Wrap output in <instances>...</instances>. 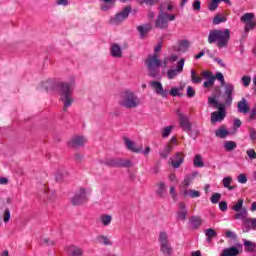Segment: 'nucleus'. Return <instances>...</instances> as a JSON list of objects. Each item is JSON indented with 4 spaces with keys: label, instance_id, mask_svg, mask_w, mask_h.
Listing matches in <instances>:
<instances>
[{
    "label": "nucleus",
    "instance_id": "nucleus-33",
    "mask_svg": "<svg viewBox=\"0 0 256 256\" xmlns=\"http://www.w3.org/2000/svg\"><path fill=\"white\" fill-rule=\"evenodd\" d=\"M171 151H173V146H171V144H167L163 150H160L159 155L162 157V159H167Z\"/></svg>",
    "mask_w": 256,
    "mask_h": 256
},
{
    "label": "nucleus",
    "instance_id": "nucleus-48",
    "mask_svg": "<svg viewBox=\"0 0 256 256\" xmlns=\"http://www.w3.org/2000/svg\"><path fill=\"white\" fill-rule=\"evenodd\" d=\"M225 21H227V19H225L221 15H216L213 18V25H219L220 23H225Z\"/></svg>",
    "mask_w": 256,
    "mask_h": 256
},
{
    "label": "nucleus",
    "instance_id": "nucleus-19",
    "mask_svg": "<svg viewBox=\"0 0 256 256\" xmlns=\"http://www.w3.org/2000/svg\"><path fill=\"white\" fill-rule=\"evenodd\" d=\"M110 55L115 59H121L123 57V50L121 49V46L117 43H113L110 46Z\"/></svg>",
    "mask_w": 256,
    "mask_h": 256
},
{
    "label": "nucleus",
    "instance_id": "nucleus-4",
    "mask_svg": "<svg viewBox=\"0 0 256 256\" xmlns=\"http://www.w3.org/2000/svg\"><path fill=\"white\" fill-rule=\"evenodd\" d=\"M119 105L125 109H137L141 105V100L135 92L126 90L120 95Z\"/></svg>",
    "mask_w": 256,
    "mask_h": 256
},
{
    "label": "nucleus",
    "instance_id": "nucleus-55",
    "mask_svg": "<svg viewBox=\"0 0 256 256\" xmlns=\"http://www.w3.org/2000/svg\"><path fill=\"white\" fill-rule=\"evenodd\" d=\"M249 137L251 141H256V130L255 128H250L249 129Z\"/></svg>",
    "mask_w": 256,
    "mask_h": 256
},
{
    "label": "nucleus",
    "instance_id": "nucleus-28",
    "mask_svg": "<svg viewBox=\"0 0 256 256\" xmlns=\"http://www.w3.org/2000/svg\"><path fill=\"white\" fill-rule=\"evenodd\" d=\"M111 221H113V216L109 214H102L99 217V223H101L103 227H109L111 225Z\"/></svg>",
    "mask_w": 256,
    "mask_h": 256
},
{
    "label": "nucleus",
    "instance_id": "nucleus-13",
    "mask_svg": "<svg viewBox=\"0 0 256 256\" xmlns=\"http://www.w3.org/2000/svg\"><path fill=\"white\" fill-rule=\"evenodd\" d=\"M176 115H178L179 123L183 131H191V122L189 116L182 114L181 111L177 110Z\"/></svg>",
    "mask_w": 256,
    "mask_h": 256
},
{
    "label": "nucleus",
    "instance_id": "nucleus-41",
    "mask_svg": "<svg viewBox=\"0 0 256 256\" xmlns=\"http://www.w3.org/2000/svg\"><path fill=\"white\" fill-rule=\"evenodd\" d=\"M11 221V210L9 208H5L3 213V222L9 223Z\"/></svg>",
    "mask_w": 256,
    "mask_h": 256
},
{
    "label": "nucleus",
    "instance_id": "nucleus-16",
    "mask_svg": "<svg viewBox=\"0 0 256 256\" xmlns=\"http://www.w3.org/2000/svg\"><path fill=\"white\" fill-rule=\"evenodd\" d=\"M202 77L206 79V81L203 83V87L205 89L213 87V85H215V75H213V72L207 70L203 71Z\"/></svg>",
    "mask_w": 256,
    "mask_h": 256
},
{
    "label": "nucleus",
    "instance_id": "nucleus-50",
    "mask_svg": "<svg viewBox=\"0 0 256 256\" xmlns=\"http://www.w3.org/2000/svg\"><path fill=\"white\" fill-rule=\"evenodd\" d=\"M205 235L206 237H210L213 239V237H217V232H215V230H213V228H209L205 230Z\"/></svg>",
    "mask_w": 256,
    "mask_h": 256
},
{
    "label": "nucleus",
    "instance_id": "nucleus-12",
    "mask_svg": "<svg viewBox=\"0 0 256 256\" xmlns=\"http://www.w3.org/2000/svg\"><path fill=\"white\" fill-rule=\"evenodd\" d=\"M129 13H131V7H125L122 11L115 15V17L111 18V23L113 25H119V23H123L127 17H129Z\"/></svg>",
    "mask_w": 256,
    "mask_h": 256
},
{
    "label": "nucleus",
    "instance_id": "nucleus-24",
    "mask_svg": "<svg viewBox=\"0 0 256 256\" xmlns=\"http://www.w3.org/2000/svg\"><path fill=\"white\" fill-rule=\"evenodd\" d=\"M238 107V113H249V111H251V107L249 106V104H247V99L242 98L241 101L238 102L237 104Z\"/></svg>",
    "mask_w": 256,
    "mask_h": 256
},
{
    "label": "nucleus",
    "instance_id": "nucleus-60",
    "mask_svg": "<svg viewBox=\"0 0 256 256\" xmlns=\"http://www.w3.org/2000/svg\"><path fill=\"white\" fill-rule=\"evenodd\" d=\"M219 209H220V211H227V202L221 201L219 203Z\"/></svg>",
    "mask_w": 256,
    "mask_h": 256
},
{
    "label": "nucleus",
    "instance_id": "nucleus-25",
    "mask_svg": "<svg viewBox=\"0 0 256 256\" xmlns=\"http://www.w3.org/2000/svg\"><path fill=\"white\" fill-rule=\"evenodd\" d=\"M243 245H244V250L246 253H256V243L249 241L247 239H243Z\"/></svg>",
    "mask_w": 256,
    "mask_h": 256
},
{
    "label": "nucleus",
    "instance_id": "nucleus-9",
    "mask_svg": "<svg viewBox=\"0 0 256 256\" xmlns=\"http://www.w3.org/2000/svg\"><path fill=\"white\" fill-rule=\"evenodd\" d=\"M255 14L253 13H245L241 16L240 21L241 23H245L244 31L247 33L253 29H255Z\"/></svg>",
    "mask_w": 256,
    "mask_h": 256
},
{
    "label": "nucleus",
    "instance_id": "nucleus-32",
    "mask_svg": "<svg viewBox=\"0 0 256 256\" xmlns=\"http://www.w3.org/2000/svg\"><path fill=\"white\" fill-rule=\"evenodd\" d=\"M108 165H110L111 167H131V161L126 160V161L115 162L112 160L108 162Z\"/></svg>",
    "mask_w": 256,
    "mask_h": 256
},
{
    "label": "nucleus",
    "instance_id": "nucleus-44",
    "mask_svg": "<svg viewBox=\"0 0 256 256\" xmlns=\"http://www.w3.org/2000/svg\"><path fill=\"white\" fill-rule=\"evenodd\" d=\"M194 166L195 167H203L204 163H203V158L201 157V155H196L194 158Z\"/></svg>",
    "mask_w": 256,
    "mask_h": 256
},
{
    "label": "nucleus",
    "instance_id": "nucleus-15",
    "mask_svg": "<svg viewBox=\"0 0 256 256\" xmlns=\"http://www.w3.org/2000/svg\"><path fill=\"white\" fill-rule=\"evenodd\" d=\"M150 86L155 91L156 95H160V97L166 98L167 95H169V92L165 89H163V84L159 81H152L150 82Z\"/></svg>",
    "mask_w": 256,
    "mask_h": 256
},
{
    "label": "nucleus",
    "instance_id": "nucleus-29",
    "mask_svg": "<svg viewBox=\"0 0 256 256\" xmlns=\"http://www.w3.org/2000/svg\"><path fill=\"white\" fill-rule=\"evenodd\" d=\"M138 32L140 33V38L143 39L149 31H151V25L150 24H145L142 26L137 27Z\"/></svg>",
    "mask_w": 256,
    "mask_h": 256
},
{
    "label": "nucleus",
    "instance_id": "nucleus-21",
    "mask_svg": "<svg viewBox=\"0 0 256 256\" xmlns=\"http://www.w3.org/2000/svg\"><path fill=\"white\" fill-rule=\"evenodd\" d=\"M187 206L185 205V203L180 202L179 203V209L177 211V219L178 221H185V219H187Z\"/></svg>",
    "mask_w": 256,
    "mask_h": 256
},
{
    "label": "nucleus",
    "instance_id": "nucleus-63",
    "mask_svg": "<svg viewBox=\"0 0 256 256\" xmlns=\"http://www.w3.org/2000/svg\"><path fill=\"white\" fill-rule=\"evenodd\" d=\"M241 127V120L239 118L234 119V128L239 129Z\"/></svg>",
    "mask_w": 256,
    "mask_h": 256
},
{
    "label": "nucleus",
    "instance_id": "nucleus-43",
    "mask_svg": "<svg viewBox=\"0 0 256 256\" xmlns=\"http://www.w3.org/2000/svg\"><path fill=\"white\" fill-rule=\"evenodd\" d=\"M208 103L209 105L214 107V109H219V105H223L222 103L217 102V99L215 97H209Z\"/></svg>",
    "mask_w": 256,
    "mask_h": 256
},
{
    "label": "nucleus",
    "instance_id": "nucleus-23",
    "mask_svg": "<svg viewBox=\"0 0 256 256\" xmlns=\"http://www.w3.org/2000/svg\"><path fill=\"white\" fill-rule=\"evenodd\" d=\"M124 143L128 151H132V153H141V146L137 147V144H135L131 139L124 138Z\"/></svg>",
    "mask_w": 256,
    "mask_h": 256
},
{
    "label": "nucleus",
    "instance_id": "nucleus-39",
    "mask_svg": "<svg viewBox=\"0 0 256 256\" xmlns=\"http://www.w3.org/2000/svg\"><path fill=\"white\" fill-rule=\"evenodd\" d=\"M224 148L226 149V151H233V149H237V143L233 141H226L224 143Z\"/></svg>",
    "mask_w": 256,
    "mask_h": 256
},
{
    "label": "nucleus",
    "instance_id": "nucleus-37",
    "mask_svg": "<svg viewBox=\"0 0 256 256\" xmlns=\"http://www.w3.org/2000/svg\"><path fill=\"white\" fill-rule=\"evenodd\" d=\"M190 223H191L192 227L197 229V227H201V224L203 223V219H201V217H199V216H193L190 219Z\"/></svg>",
    "mask_w": 256,
    "mask_h": 256
},
{
    "label": "nucleus",
    "instance_id": "nucleus-42",
    "mask_svg": "<svg viewBox=\"0 0 256 256\" xmlns=\"http://www.w3.org/2000/svg\"><path fill=\"white\" fill-rule=\"evenodd\" d=\"M190 195L191 199H197L198 197H201V192L197 190H189V192L185 191L184 195Z\"/></svg>",
    "mask_w": 256,
    "mask_h": 256
},
{
    "label": "nucleus",
    "instance_id": "nucleus-18",
    "mask_svg": "<svg viewBox=\"0 0 256 256\" xmlns=\"http://www.w3.org/2000/svg\"><path fill=\"white\" fill-rule=\"evenodd\" d=\"M87 143V138L83 137V136H75L73 137L69 142L68 145L69 147H83V145Z\"/></svg>",
    "mask_w": 256,
    "mask_h": 256
},
{
    "label": "nucleus",
    "instance_id": "nucleus-53",
    "mask_svg": "<svg viewBox=\"0 0 256 256\" xmlns=\"http://www.w3.org/2000/svg\"><path fill=\"white\" fill-rule=\"evenodd\" d=\"M246 155L249 157V159L253 160L256 159V152L255 149L250 148L246 151Z\"/></svg>",
    "mask_w": 256,
    "mask_h": 256
},
{
    "label": "nucleus",
    "instance_id": "nucleus-5",
    "mask_svg": "<svg viewBox=\"0 0 256 256\" xmlns=\"http://www.w3.org/2000/svg\"><path fill=\"white\" fill-rule=\"evenodd\" d=\"M247 215H249V213L247 212L246 208H243L242 210L236 212V214L234 215V219L239 220L241 222L244 223V225H246L247 227V231H251V229L253 231H256V218H249L247 217Z\"/></svg>",
    "mask_w": 256,
    "mask_h": 256
},
{
    "label": "nucleus",
    "instance_id": "nucleus-56",
    "mask_svg": "<svg viewBox=\"0 0 256 256\" xmlns=\"http://www.w3.org/2000/svg\"><path fill=\"white\" fill-rule=\"evenodd\" d=\"M238 183H247V176L245 174H240L237 178Z\"/></svg>",
    "mask_w": 256,
    "mask_h": 256
},
{
    "label": "nucleus",
    "instance_id": "nucleus-27",
    "mask_svg": "<svg viewBox=\"0 0 256 256\" xmlns=\"http://www.w3.org/2000/svg\"><path fill=\"white\" fill-rule=\"evenodd\" d=\"M195 177H197V173L186 175L184 177V180L181 182L180 187L187 189V187H189V185L193 183V181L195 180Z\"/></svg>",
    "mask_w": 256,
    "mask_h": 256
},
{
    "label": "nucleus",
    "instance_id": "nucleus-34",
    "mask_svg": "<svg viewBox=\"0 0 256 256\" xmlns=\"http://www.w3.org/2000/svg\"><path fill=\"white\" fill-rule=\"evenodd\" d=\"M175 129L174 125L165 126L162 129V139H167L173 133V130Z\"/></svg>",
    "mask_w": 256,
    "mask_h": 256
},
{
    "label": "nucleus",
    "instance_id": "nucleus-40",
    "mask_svg": "<svg viewBox=\"0 0 256 256\" xmlns=\"http://www.w3.org/2000/svg\"><path fill=\"white\" fill-rule=\"evenodd\" d=\"M243 208V199H239L237 201V203H235L233 206H232V211H235L236 213L241 211Z\"/></svg>",
    "mask_w": 256,
    "mask_h": 256
},
{
    "label": "nucleus",
    "instance_id": "nucleus-45",
    "mask_svg": "<svg viewBox=\"0 0 256 256\" xmlns=\"http://www.w3.org/2000/svg\"><path fill=\"white\" fill-rule=\"evenodd\" d=\"M54 82L53 80H48L45 82H42V87H44V89H46V91H51V89H53L54 86Z\"/></svg>",
    "mask_w": 256,
    "mask_h": 256
},
{
    "label": "nucleus",
    "instance_id": "nucleus-7",
    "mask_svg": "<svg viewBox=\"0 0 256 256\" xmlns=\"http://www.w3.org/2000/svg\"><path fill=\"white\" fill-rule=\"evenodd\" d=\"M158 243L160 245V251L165 256L173 255V246H171V242H169V237L166 232H161L158 238Z\"/></svg>",
    "mask_w": 256,
    "mask_h": 256
},
{
    "label": "nucleus",
    "instance_id": "nucleus-30",
    "mask_svg": "<svg viewBox=\"0 0 256 256\" xmlns=\"http://www.w3.org/2000/svg\"><path fill=\"white\" fill-rule=\"evenodd\" d=\"M103 5L100 7L101 11H109V9H113V5H115V0H100Z\"/></svg>",
    "mask_w": 256,
    "mask_h": 256
},
{
    "label": "nucleus",
    "instance_id": "nucleus-26",
    "mask_svg": "<svg viewBox=\"0 0 256 256\" xmlns=\"http://www.w3.org/2000/svg\"><path fill=\"white\" fill-rule=\"evenodd\" d=\"M67 254L69 256H83V249L79 246H69L67 248Z\"/></svg>",
    "mask_w": 256,
    "mask_h": 256
},
{
    "label": "nucleus",
    "instance_id": "nucleus-62",
    "mask_svg": "<svg viewBox=\"0 0 256 256\" xmlns=\"http://www.w3.org/2000/svg\"><path fill=\"white\" fill-rule=\"evenodd\" d=\"M170 195L172 196V198L174 200L177 199V192H175V187L174 186L170 187Z\"/></svg>",
    "mask_w": 256,
    "mask_h": 256
},
{
    "label": "nucleus",
    "instance_id": "nucleus-1",
    "mask_svg": "<svg viewBox=\"0 0 256 256\" xmlns=\"http://www.w3.org/2000/svg\"><path fill=\"white\" fill-rule=\"evenodd\" d=\"M75 87V79L70 82H62L59 84L60 101L63 103V111H67L73 105V89Z\"/></svg>",
    "mask_w": 256,
    "mask_h": 256
},
{
    "label": "nucleus",
    "instance_id": "nucleus-10",
    "mask_svg": "<svg viewBox=\"0 0 256 256\" xmlns=\"http://www.w3.org/2000/svg\"><path fill=\"white\" fill-rule=\"evenodd\" d=\"M185 67V58L180 59L177 62V66L176 68H170L167 71V77L168 79H175V77L181 75V73H183V68Z\"/></svg>",
    "mask_w": 256,
    "mask_h": 256
},
{
    "label": "nucleus",
    "instance_id": "nucleus-22",
    "mask_svg": "<svg viewBox=\"0 0 256 256\" xmlns=\"http://www.w3.org/2000/svg\"><path fill=\"white\" fill-rule=\"evenodd\" d=\"M191 43L188 40H180L178 44L175 46L174 50L178 53H186L189 50Z\"/></svg>",
    "mask_w": 256,
    "mask_h": 256
},
{
    "label": "nucleus",
    "instance_id": "nucleus-49",
    "mask_svg": "<svg viewBox=\"0 0 256 256\" xmlns=\"http://www.w3.org/2000/svg\"><path fill=\"white\" fill-rule=\"evenodd\" d=\"M219 7V0H212L210 4L208 5L209 11H215Z\"/></svg>",
    "mask_w": 256,
    "mask_h": 256
},
{
    "label": "nucleus",
    "instance_id": "nucleus-3",
    "mask_svg": "<svg viewBox=\"0 0 256 256\" xmlns=\"http://www.w3.org/2000/svg\"><path fill=\"white\" fill-rule=\"evenodd\" d=\"M167 11H173V4L171 2H165L160 5V11L156 19V27L158 29H167L169 21H175V15L168 14Z\"/></svg>",
    "mask_w": 256,
    "mask_h": 256
},
{
    "label": "nucleus",
    "instance_id": "nucleus-61",
    "mask_svg": "<svg viewBox=\"0 0 256 256\" xmlns=\"http://www.w3.org/2000/svg\"><path fill=\"white\" fill-rule=\"evenodd\" d=\"M170 95L172 96V97H177V95H179V88H171V90H170Z\"/></svg>",
    "mask_w": 256,
    "mask_h": 256
},
{
    "label": "nucleus",
    "instance_id": "nucleus-17",
    "mask_svg": "<svg viewBox=\"0 0 256 256\" xmlns=\"http://www.w3.org/2000/svg\"><path fill=\"white\" fill-rule=\"evenodd\" d=\"M183 161H185V156H183V153L178 152L174 157L170 158V165L173 169H179L183 165Z\"/></svg>",
    "mask_w": 256,
    "mask_h": 256
},
{
    "label": "nucleus",
    "instance_id": "nucleus-64",
    "mask_svg": "<svg viewBox=\"0 0 256 256\" xmlns=\"http://www.w3.org/2000/svg\"><path fill=\"white\" fill-rule=\"evenodd\" d=\"M256 117V108H252L251 112H250V119H255Z\"/></svg>",
    "mask_w": 256,
    "mask_h": 256
},
{
    "label": "nucleus",
    "instance_id": "nucleus-52",
    "mask_svg": "<svg viewBox=\"0 0 256 256\" xmlns=\"http://www.w3.org/2000/svg\"><path fill=\"white\" fill-rule=\"evenodd\" d=\"M214 77L217 81H220L221 85H225V76H223V73L217 72Z\"/></svg>",
    "mask_w": 256,
    "mask_h": 256
},
{
    "label": "nucleus",
    "instance_id": "nucleus-14",
    "mask_svg": "<svg viewBox=\"0 0 256 256\" xmlns=\"http://www.w3.org/2000/svg\"><path fill=\"white\" fill-rule=\"evenodd\" d=\"M224 97L226 105L233 103V92L235 91V85L228 83L224 86Z\"/></svg>",
    "mask_w": 256,
    "mask_h": 256
},
{
    "label": "nucleus",
    "instance_id": "nucleus-36",
    "mask_svg": "<svg viewBox=\"0 0 256 256\" xmlns=\"http://www.w3.org/2000/svg\"><path fill=\"white\" fill-rule=\"evenodd\" d=\"M177 59H179V55L177 54H171L170 56L165 57L163 61V67H167L168 63H175Z\"/></svg>",
    "mask_w": 256,
    "mask_h": 256
},
{
    "label": "nucleus",
    "instance_id": "nucleus-31",
    "mask_svg": "<svg viewBox=\"0 0 256 256\" xmlns=\"http://www.w3.org/2000/svg\"><path fill=\"white\" fill-rule=\"evenodd\" d=\"M229 134L230 133L225 126H221L215 131L216 137H219L220 139H225Z\"/></svg>",
    "mask_w": 256,
    "mask_h": 256
},
{
    "label": "nucleus",
    "instance_id": "nucleus-47",
    "mask_svg": "<svg viewBox=\"0 0 256 256\" xmlns=\"http://www.w3.org/2000/svg\"><path fill=\"white\" fill-rule=\"evenodd\" d=\"M241 83L244 87L251 85V76L245 75L241 78Z\"/></svg>",
    "mask_w": 256,
    "mask_h": 256
},
{
    "label": "nucleus",
    "instance_id": "nucleus-20",
    "mask_svg": "<svg viewBox=\"0 0 256 256\" xmlns=\"http://www.w3.org/2000/svg\"><path fill=\"white\" fill-rule=\"evenodd\" d=\"M241 247L243 246L239 244L238 247L225 248L220 254V256H237L239 255V253H241V251L239 250L241 249Z\"/></svg>",
    "mask_w": 256,
    "mask_h": 256
},
{
    "label": "nucleus",
    "instance_id": "nucleus-59",
    "mask_svg": "<svg viewBox=\"0 0 256 256\" xmlns=\"http://www.w3.org/2000/svg\"><path fill=\"white\" fill-rule=\"evenodd\" d=\"M188 97H195V89L193 87L188 86L186 91Z\"/></svg>",
    "mask_w": 256,
    "mask_h": 256
},
{
    "label": "nucleus",
    "instance_id": "nucleus-51",
    "mask_svg": "<svg viewBox=\"0 0 256 256\" xmlns=\"http://www.w3.org/2000/svg\"><path fill=\"white\" fill-rule=\"evenodd\" d=\"M221 200V194L219 193H214L210 199L211 203L217 204Z\"/></svg>",
    "mask_w": 256,
    "mask_h": 256
},
{
    "label": "nucleus",
    "instance_id": "nucleus-58",
    "mask_svg": "<svg viewBox=\"0 0 256 256\" xmlns=\"http://www.w3.org/2000/svg\"><path fill=\"white\" fill-rule=\"evenodd\" d=\"M192 7L194 11H199V9H201V1L195 0L192 4Z\"/></svg>",
    "mask_w": 256,
    "mask_h": 256
},
{
    "label": "nucleus",
    "instance_id": "nucleus-8",
    "mask_svg": "<svg viewBox=\"0 0 256 256\" xmlns=\"http://www.w3.org/2000/svg\"><path fill=\"white\" fill-rule=\"evenodd\" d=\"M89 195H91L90 188H80L79 192L71 200L72 205H83Z\"/></svg>",
    "mask_w": 256,
    "mask_h": 256
},
{
    "label": "nucleus",
    "instance_id": "nucleus-46",
    "mask_svg": "<svg viewBox=\"0 0 256 256\" xmlns=\"http://www.w3.org/2000/svg\"><path fill=\"white\" fill-rule=\"evenodd\" d=\"M191 81L192 83H201V81H203V79L199 76H197V74H195V70H191Z\"/></svg>",
    "mask_w": 256,
    "mask_h": 256
},
{
    "label": "nucleus",
    "instance_id": "nucleus-57",
    "mask_svg": "<svg viewBox=\"0 0 256 256\" xmlns=\"http://www.w3.org/2000/svg\"><path fill=\"white\" fill-rule=\"evenodd\" d=\"M226 237L228 239H237V234H235V232L228 230L226 231Z\"/></svg>",
    "mask_w": 256,
    "mask_h": 256
},
{
    "label": "nucleus",
    "instance_id": "nucleus-35",
    "mask_svg": "<svg viewBox=\"0 0 256 256\" xmlns=\"http://www.w3.org/2000/svg\"><path fill=\"white\" fill-rule=\"evenodd\" d=\"M232 181H233V178H231L230 176L224 177L222 180L224 187L228 191H233V189H235V186H231Z\"/></svg>",
    "mask_w": 256,
    "mask_h": 256
},
{
    "label": "nucleus",
    "instance_id": "nucleus-2",
    "mask_svg": "<svg viewBox=\"0 0 256 256\" xmlns=\"http://www.w3.org/2000/svg\"><path fill=\"white\" fill-rule=\"evenodd\" d=\"M229 39H231V30L229 29H215L210 31L208 35V43H217L219 49H225L229 44Z\"/></svg>",
    "mask_w": 256,
    "mask_h": 256
},
{
    "label": "nucleus",
    "instance_id": "nucleus-54",
    "mask_svg": "<svg viewBox=\"0 0 256 256\" xmlns=\"http://www.w3.org/2000/svg\"><path fill=\"white\" fill-rule=\"evenodd\" d=\"M167 189V186H165V183L161 182L158 184V193L159 195H163Z\"/></svg>",
    "mask_w": 256,
    "mask_h": 256
},
{
    "label": "nucleus",
    "instance_id": "nucleus-38",
    "mask_svg": "<svg viewBox=\"0 0 256 256\" xmlns=\"http://www.w3.org/2000/svg\"><path fill=\"white\" fill-rule=\"evenodd\" d=\"M97 243H100V245H111V240L107 236H98Z\"/></svg>",
    "mask_w": 256,
    "mask_h": 256
},
{
    "label": "nucleus",
    "instance_id": "nucleus-6",
    "mask_svg": "<svg viewBox=\"0 0 256 256\" xmlns=\"http://www.w3.org/2000/svg\"><path fill=\"white\" fill-rule=\"evenodd\" d=\"M146 65L150 77L155 78L159 75V67H161L162 63L161 60H159V55L157 53L147 58Z\"/></svg>",
    "mask_w": 256,
    "mask_h": 256
},
{
    "label": "nucleus",
    "instance_id": "nucleus-11",
    "mask_svg": "<svg viewBox=\"0 0 256 256\" xmlns=\"http://www.w3.org/2000/svg\"><path fill=\"white\" fill-rule=\"evenodd\" d=\"M226 115H227V112L225 111V105L220 104L218 111L211 113L210 121L212 124L221 123V121L225 119Z\"/></svg>",
    "mask_w": 256,
    "mask_h": 256
}]
</instances>
